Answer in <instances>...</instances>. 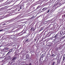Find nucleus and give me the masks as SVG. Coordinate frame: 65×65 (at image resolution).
<instances>
[{"label": "nucleus", "instance_id": "nucleus-1", "mask_svg": "<svg viewBox=\"0 0 65 65\" xmlns=\"http://www.w3.org/2000/svg\"><path fill=\"white\" fill-rule=\"evenodd\" d=\"M12 51V50H10V51L8 52V53L7 54V55H9L10 54V53Z\"/></svg>", "mask_w": 65, "mask_h": 65}, {"label": "nucleus", "instance_id": "nucleus-2", "mask_svg": "<svg viewBox=\"0 0 65 65\" xmlns=\"http://www.w3.org/2000/svg\"><path fill=\"white\" fill-rule=\"evenodd\" d=\"M17 57H14L12 59V60L14 61V60H15V59H17Z\"/></svg>", "mask_w": 65, "mask_h": 65}, {"label": "nucleus", "instance_id": "nucleus-3", "mask_svg": "<svg viewBox=\"0 0 65 65\" xmlns=\"http://www.w3.org/2000/svg\"><path fill=\"white\" fill-rule=\"evenodd\" d=\"M47 8H46V7H45V8H43V9H42V10H44V9H45L44 10H45V9H47Z\"/></svg>", "mask_w": 65, "mask_h": 65}, {"label": "nucleus", "instance_id": "nucleus-4", "mask_svg": "<svg viewBox=\"0 0 65 65\" xmlns=\"http://www.w3.org/2000/svg\"><path fill=\"white\" fill-rule=\"evenodd\" d=\"M58 36V34H57L55 36V38H57V37Z\"/></svg>", "mask_w": 65, "mask_h": 65}, {"label": "nucleus", "instance_id": "nucleus-5", "mask_svg": "<svg viewBox=\"0 0 65 65\" xmlns=\"http://www.w3.org/2000/svg\"><path fill=\"white\" fill-rule=\"evenodd\" d=\"M28 41H29V39H27L25 41L26 42H29Z\"/></svg>", "mask_w": 65, "mask_h": 65}, {"label": "nucleus", "instance_id": "nucleus-6", "mask_svg": "<svg viewBox=\"0 0 65 65\" xmlns=\"http://www.w3.org/2000/svg\"><path fill=\"white\" fill-rule=\"evenodd\" d=\"M34 30V29H33V27H32L30 29V30H31V31H32V30Z\"/></svg>", "mask_w": 65, "mask_h": 65}, {"label": "nucleus", "instance_id": "nucleus-7", "mask_svg": "<svg viewBox=\"0 0 65 65\" xmlns=\"http://www.w3.org/2000/svg\"><path fill=\"white\" fill-rule=\"evenodd\" d=\"M55 62H53L52 64V65H55Z\"/></svg>", "mask_w": 65, "mask_h": 65}, {"label": "nucleus", "instance_id": "nucleus-8", "mask_svg": "<svg viewBox=\"0 0 65 65\" xmlns=\"http://www.w3.org/2000/svg\"><path fill=\"white\" fill-rule=\"evenodd\" d=\"M50 9H49L48 10V11L47 12V13H48L49 12H50Z\"/></svg>", "mask_w": 65, "mask_h": 65}, {"label": "nucleus", "instance_id": "nucleus-9", "mask_svg": "<svg viewBox=\"0 0 65 65\" xmlns=\"http://www.w3.org/2000/svg\"><path fill=\"white\" fill-rule=\"evenodd\" d=\"M40 8V6H38L37 7V8L38 9V8Z\"/></svg>", "mask_w": 65, "mask_h": 65}, {"label": "nucleus", "instance_id": "nucleus-10", "mask_svg": "<svg viewBox=\"0 0 65 65\" xmlns=\"http://www.w3.org/2000/svg\"><path fill=\"white\" fill-rule=\"evenodd\" d=\"M8 58H9V59H10L11 58V57L10 56H8Z\"/></svg>", "mask_w": 65, "mask_h": 65}, {"label": "nucleus", "instance_id": "nucleus-11", "mask_svg": "<svg viewBox=\"0 0 65 65\" xmlns=\"http://www.w3.org/2000/svg\"><path fill=\"white\" fill-rule=\"evenodd\" d=\"M3 30V29H2L1 30H0V32H2V31Z\"/></svg>", "mask_w": 65, "mask_h": 65}, {"label": "nucleus", "instance_id": "nucleus-12", "mask_svg": "<svg viewBox=\"0 0 65 65\" xmlns=\"http://www.w3.org/2000/svg\"><path fill=\"white\" fill-rule=\"evenodd\" d=\"M6 25V24L5 23L3 24V26H4V25Z\"/></svg>", "mask_w": 65, "mask_h": 65}, {"label": "nucleus", "instance_id": "nucleus-13", "mask_svg": "<svg viewBox=\"0 0 65 65\" xmlns=\"http://www.w3.org/2000/svg\"><path fill=\"white\" fill-rule=\"evenodd\" d=\"M6 50H8V48H5Z\"/></svg>", "mask_w": 65, "mask_h": 65}, {"label": "nucleus", "instance_id": "nucleus-14", "mask_svg": "<svg viewBox=\"0 0 65 65\" xmlns=\"http://www.w3.org/2000/svg\"><path fill=\"white\" fill-rule=\"evenodd\" d=\"M43 54L42 55V56H41V57H43Z\"/></svg>", "mask_w": 65, "mask_h": 65}, {"label": "nucleus", "instance_id": "nucleus-15", "mask_svg": "<svg viewBox=\"0 0 65 65\" xmlns=\"http://www.w3.org/2000/svg\"><path fill=\"white\" fill-rule=\"evenodd\" d=\"M55 55H54V54H53L52 55V56H53V57H54V56Z\"/></svg>", "mask_w": 65, "mask_h": 65}, {"label": "nucleus", "instance_id": "nucleus-16", "mask_svg": "<svg viewBox=\"0 0 65 65\" xmlns=\"http://www.w3.org/2000/svg\"><path fill=\"white\" fill-rule=\"evenodd\" d=\"M63 15H64V17H65V14H64L62 15V17H63Z\"/></svg>", "mask_w": 65, "mask_h": 65}, {"label": "nucleus", "instance_id": "nucleus-17", "mask_svg": "<svg viewBox=\"0 0 65 65\" xmlns=\"http://www.w3.org/2000/svg\"><path fill=\"white\" fill-rule=\"evenodd\" d=\"M42 29H41L40 30V31H42Z\"/></svg>", "mask_w": 65, "mask_h": 65}, {"label": "nucleus", "instance_id": "nucleus-18", "mask_svg": "<svg viewBox=\"0 0 65 65\" xmlns=\"http://www.w3.org/2000/svg\"><path fill=\"white\" fill-rule=\"evenodd\" d=\"M63 57H65V54L64 55V56H63Z\"/></svg>", "mask_w": 65, "mask_h": 65}, {"label": "nucleus", "instance_id": "nucleus-19", "mask_svg": "<svg viewBox=\"0 0 65 65\" xmlns=\"http://www.w3.org/2000/svg\"><path fill=\"white\" fill-rule=\"evenodd\" d=\"M27 58H28V57H29V56H28V55H27Z\"/></svg>", "mask_w": 65, "mask_h": 65}, {"label": "nucleus", "instance_id": "nucleus-20", "mask_svg": "<svg viewBox=\"0 0 65 65\" xmlns=\"http://www.w3.org/2000/svg\"><path fill=\"white\" fill-rule=\"evenodd\" d=\"M31 65V63H30L29 64V65Z\"/></svg>", "mask_w": 65, "mask_h": 65}, {"label": "nucleus", "instance_id": "nucleus-21", "mask_svg": "<svg viewBox=\"0 0 65 65\" xmlns=\"http://www.w3.org/2000/svg\"><path fill=\"white\" fill-rule=\"evenodd\" d=\"M22 9V8L21 7H20V9Z\"/></svg>", "mask_w": 65, "mask_h": 65}, {"label": "nucleus", "instance_id": "nucleus-22", "mask_svg": "<svg viewBox=\"0 0 65 65\" xmlns=\"http://www.w3.org/2000/svg\"><path fill=\"white\" fill-rule=\"evenodd\" d=\"M26 65H28V64H26Z\"/></svg>", "mask_w": 65, "mask_h": 65}, {"label": "nucleus", "instance_id": "nucleus-23", "mask_svg": "<svg viewBox=\"0 0 65 65\" xmlns=\"http://www.w3.org/2000/svg\"><path fill=\"white\" fill-rule=\"evenodd\" d=\"M9 22H11H11L9 21Z\"/></svg>", "mask_w": 65, "mask_h": 65}, {"label": "nucleus", "instance_id": "nucleus-24", "mask_svg": "<svg viewBox=\"0 0 65 65\" xmlns=\"http://www.w3.org/2000/svg\"><path fill=\"white\" fill-rule=\"evenodd\" d=\"M13 20H15V19H13Z\"/></svg>", "mask_w": 65, "mask_h": 65}, {"label": "nucleus", "instance_id": "nucleus-25", "mask_svg": "<svg viewBox=\"0 0 65 65\" xmlns=\"http://www.w3.org/2000/svg\"><path fill=\"white\" fill-rule=\"evenodd\" d=\"M60 4H59V5H60Z\"/></svg>", "mask_w": 65, "mask_h": 65}, {"label": "nucleus", "instance_id": "nucleus-26", "mask_svg": "<svg viewBox=\"0 0 65 65\" xmlns=\"http://www.w3.org/2000/svg\"><path fill=\"white\" fill-rule=\"evenodd\" d=\"M0 27H1V26H0Z\"/></svg>", "mask_w": 65, "mask_h": 65}]
</instances>
